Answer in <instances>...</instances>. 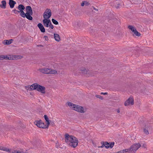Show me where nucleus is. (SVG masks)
Wrapping results in <instances>:
<instances>
[{
  "label": "nucleus",
  "instance_id": "obj_1",
  "mask_svg": "<svg viewBox=\"0 0 153 153\" xmlns=\"http://www.w3.org/2000/svg\"><path fill=\"white\" fill-rule=\"evenodd\" d=\"M65 140L66 143L74 148L76 147L78 143V141L76 137L72 135H69L68 134L65 135Z\"/></svg>",
  "mask_w": 153,
  "mask_h": 153
},
{
  "label": "nucleus",
  "instance_id": "obj_2",
  "mask_svg": "<svg viewBox=\"0 0 153 153\" xmlns=\"http://www.w3.org/2000/svg\"><path fill=\"white\" fill-rule=\"evenodd\" d=\"M30 88L32 90H36L42 94H45V88L36 83L31 85L30 86Z\"/></svg>",
  "mask_w": 153,
  "mask_h": 153
},
{
  "label": "nucleus",
  "instance_id": "obj_3",
  "mask_svg": "<svg viewBox=\"0 0 153 153\" xmlns=\"http://www.w3.org/2000/svg\"><path fill=\"white\" fill-rule=\"evenodd\" d=\"M22 56L20 55H2L0 56V59L13 60L19 59L22 58Z\"/></svg>",
  "mask_w": 153,
  "mask_h": 153
},
{
  "label": "nucleus",
  "instance_id": "obj_4",
  "mask_svg": "<svg viewBox=\"0 0 153 153\" xmlns=\"http://www.w3.org/2000/svg\"><path fill=\"white\" fill-rule=\"evenodd\" d=\"M39 71L41 73L46 74H56L57 71L51 68H44L39 69Z\"/></svg>",
  "mask_w": 153,
  "mask_h": 153
},
{
  "label": "nucleus",
  "instance_id": "obj_5",
  "mask_svg": "<svg viewBox=\"0 0 153 153\" xmlns=\"http://www.w3.org/2000/svg\"><path fill=\"white\" fill-rule=\"evenodd\" d=\"M141 146V145L139 143L134 144L129 149H128L129 150V152L134 153Z\"/></svg>",
  "mask_w": 153,
  "mask_h": 153
},
{
  "label": "nucleus",
  "instance_id": "obj_6",
  "mask_svg": "<svg viewBox=\"0 0 153 153\" xmlns=\"http://www.w3.org/2000/svg\"><path fill=\"white\" fill-rule=\"evenodd\" d=\"M0 150H3L8 152L11 153H25V152L22 151H18L17 150L11 151L10 149L4 147L0 146Z\"/></svg>",
  "mask_w": 153,
  "mask_h": 153
},
{
  "label": "nucleus",
  "instance_id": "obj_7",
  "mask_svg": "<svg viewBox=\"0 0 153 153\" xmlns=\"http://www.w3.org/2000/svg\"><path fill=\"white\" fill-rule=\"evenodd\" d=\"M34 123L39 128H48V126H46L41 120L36 121Z\"/></svg>",
  "mask_w": 153,
  "mask_h": 153
},
{
  "label": "nucleus",
  "instance_id": "obj_8",
  "mask_svg": "<svg viewBox=\"0 0 153 153\" xmlns=\"http://www.w3.org/2000/svg\"><path fill=\"white\" fill-rule=\"evenodd\" d=\"M51 12L50 9H47L44 13L43 17L44 19H48L51 16Z\"/></svg>",
  "mask_w": 153,
  "mask_h": 153
},
{
  "label": "nucleus",
  "instance_id": "obj_9",
  "mask_svg": "<svg viewBox=\"0 0 153 153\" xmlns=\"http://www.w3.org/2000/svg\"><path fill=\"white\" fill-rule=\"evenodd\" d=\"M74 110L81 113H84L85 112L83 108L82 107L77 105H76V106L74 107Z\"/></svg>",
  "mask_w": 153,
  "mask_h": 153
},
{
  "label": "nucleus",
  "instance_id": "obj_10",
  "mask_svg": "<svg viewBox=\"0 0 153 153\" xmlns=\"http://www.w3.org/2000/svg\"><path fill=\"white\" fill-rule=\"evenodd\" d=\"M134 104V100L131 97H130L126 100L124 103L125 106H128L130 105H132Z\"/></svg>",
  "mask_w": 153,
  "mask_h": 153
},
{
  "label": "nucleus",
  "instance_id": "obj_11",
  "mask_svg": "<svg viewBox=\"0 0 153 153\" xmlns=\"http://www.w3.org/2000/svg\"><path fill=\"white\" fill-rule=\"evenodd\" d=\"M33 14H30L27 13H24V14H22L21 16L23 18L26 17L27 19L30 20H32L33 19V17L31 16V15Z\"/></svg>",
  "mask_w": 153,
  "mask_h": 153
},
{
  "label": "nucleus",
  "instance_id": "obj_12",
  "mask_svg": "<svg viewBox=\"0 0 153 153\" xmlns=\"http://www.w3.org/2000/svg\"><path fill=\"white\" fill-rule=\"evenodd\" d=\"M17 8L19 10L18 13H20V15L21 16L25 13L23 10L25 9V7L22 4H20L18 6Z\"/></svg>",
  "mask_w": 153,
  "mask_h": 153
},
{
  "label": "nucleus",
  "instance_id": "obj_13",
  "mask_svg": "<svg viewBox=\"0 0 153 153\" xmlns=\"http://www.w3.org/2000/svg\"><path fill=\"white\" fill-rule=\"evenodd\" d=\"M151 129V127L149 126L146 125L143 129L144 132L146 134H149V132L150 131Z\"/></svg>",
  "mask_w": 153,
  "mask_h": 153
},
{
  "label": "nucleus",
  "instance_id": "obj_14",
  "mask_svg": "<svg viewBox=\"0 0 153 153\" xmlns=\"http://www.w3.org/2000/svg\"><path fill=\"white\" fill-rule=\"evenodd\" d=\"M43 22L44 26L45 27H48L49 26V25L51 22L50 20L45 18V19L43 20Z\"/></svg>",
  "mask_w": 153,
  "mask_h": 153
},
{
  "label": "nucleus",
  "instance_id": "obj_15",
  "mask_svg": "<svg viewBox=\"0 0 153 153\" xmlns=\"http://www.w3.org/2000/svg\"><path fill=\"white\" fill-rule=\"evenodd\" d=\"M80 71L82 73L85 74H89L90 72L87 69H86L85 68H82L80 69Z\"/></svg>",
  "mask_w": 153,
  "mask_h": 153
},
{
  "label": "nucleus",
  "instance_id": "obj_16",
  "mask_svg": "<svg viewBox=\"0 0 153 153\" xmlns=\"http://www.w3.org/2000/svg\"><path fill=\"white\" fill-rule=\"evenodd\" d=\"M26 13L33 14V11L31 7L28 6L26 7Z\"/></svg>",
  "mask_w": 153,
  "mask_h": 153
},
{
  "label": "nucleus",
  "instance_id": "obj_17",
  "mask_svg": "<svg viewBox=\"0 0 153 153\" xmlns=\"http://www.w3.org/2000/svg\"><path fill=\"white\" fill-rule=\"evenodd\" d=\"M37 26L42 32L44 33L45 32V29L41 23H39L37 25Z\"/></svg>",
  "mask_w": 153,
  "mask_h": 153
},
{
  "label": "nucleus",
  "instance_id": "obj_18",
  "mask_svg": "<svg viewBox=\"0 0 153 153\" xmlns=\"http://www.w3.org/2000/svg\"><path fill=\"white\" fill-rule=\"evenodd\" d=\"M16 1L13 0H9V4L10 6V7L12 8L14 7L15 4H16Z\"/></svg>",
  "mask_w": 153,
  "mask_h": 153
},
{
  "label": "nucleus",
  "instance_id": "obj_19",
  "mask_svg": "<svg viewBox=\"0 0 153 153\" xmlns=\"http://www.w3.org/2000/svg\"><path fill=\"white\" fill-rule=\"evenodd\" d=\"M66 104L69 106L71 108L73 109H74V107L76 106V104H73L72 102H68Z\"/></svg>",
  "mask_w": 153,
  "mask_h": 153
},
{
  "label": "nucleus",
  "instance_id": "obj_20",
  "mask_svg": "<svg viewBox=\"0 0 153 153\" xmlns=\"http://www.w3.org/2000/svg\"><path fill=\"white\" fill-rule=\"evenodd\" d=\"M13 40L12 39H10L9 40H5L3 42V44L4 45H9L12 42Z\"/></svg>",
  "mask_w": 153,
  "mask_h": 153
},
{
  "label": "nucleus",
  "instance_id": "obj_21",
  "mask_svg": "<svg viewBox=\"0 0 153 153\" xmlns=\"http://www.w3.org/2000/svg\"><path fill=\"white\" fill-rule=\"evenodd\" d=\"M1 4L0 5V7L2 8L5 9L6 8V1L5 0H3L1 2Z\"/></svg>",
  "mask_w": 153,
  "mask_h": 153
},
{
  "label": "nucleus",
  "instance_id": "obj_22",
  "mask_svg": "<svg viewBox=\"0 0 153 153\" xmlns=\"http://www.w3.org/2000/svg\"><path fill=\"white\" fill-rule=\"evenodd\" d=\"M44 117L45 120L47 122L46 124V126H48V127L49 125L50 124V122L49 119L47 115H44Z\"/></svg>",
  "mask_w": 153,
  "mask_h": 153
},
{
  "label": "nucleus",
  "instance_id": "obj_23",
  "mask_svg": "<svg viewBox=\"0 0 153 153\" xmlns=\"http://www.w3.org/2000/svg\"><path fill=\"white\" fill-rule=\"evenodd\" d=\"M54 38L55 40L59 41L60 40V38L59 35L57 34H54Z\"/></svg>",
  "mask_w": 153,
  "mask_h": 153
},
{
  "label": "nucleus",
  "instance_id": "obj_24",
  "mask_svg": "<svg viewBox=\"0 0 153 153\" xmlns=\"http://www.w3.org/2000/svg\"><path fill=\"white\" fill-rule=\"evenodd\" d=\"M128 28L131 30L133 32H134L136 29L133 26L131 25H129L128 27Z\"/></svg>",
  "mask_w": 153,
  "mask_h": 153
},
{
  "label": "nucleus",
  "instance_id": "obj_25",
  "mask_svg": "<svg viewBox=\"0 0 153 153\" xmlns=\"http://www.w3.org/2000/svg\"><path fill=\"white\" fill-rule=\"evenodd\" d=\"M104 145L106 148H108L110 147V143H108L107 142L104 143Z\"/></svg>",
  "mask_w": 153,
  "mask_h": 153
},
{
  "label": "nucleus",
  "instance_id": "obj_26",
  "mask_svg": "<svg viewBox=\"0 0 153 153\" xmlns=\"http://www.w3.org/2000/svg\"><path fill=\"white\" fill-rule=\"evenodd\" d=\"M134 33L135 35L137 36H140V34L139 32H137V30L136 29L134 32Z\"/></svg>",
  "mask_w": 153,
  "mask_h": 153
},
{
  "label": "nucleus",
  "instance_id": "obj_27",
  "mask_svg": "<svg viewBox=\"0 0 153 153\" xmlns=\"http://www.w3.org/2000/svg\"><path fill=\"white\" fill-rule=\"evenodd\" d=\"M52 21L53 23L55 25H57L58 24V22L53 19H52Z\"/></svg>",
  "mask_w": 153,
  "mask_h": 153
},
{
  "label": "nucleus",
  "instance_id": "obj_28",
  "mask_svg": "<svg viewBox=\"0 0 153 153\" xmlns=\"http://www.w3.org/2000/svg\"><path fill=\"white\" fill-rule=\"evenodd\" d=\"M96 97H97V98H99V99H101V100H102L103 99V97L100 96V95H96Z\"/></svg>",
  "mask_w": 153,
  "mask_h": 153
},
{
  "label": "nucleus",
  "instance_id": "obj_29",
  "mask_svg": "<svg viewBox=\"0 0 153 153\" xmlns=\"http://www.w3.org/2000/svg\"><path fill=\"white\" fill-rule=\"evenodd\" d=\"M114 145V142H111L110 143V147L111 148H112L113 147V146Z\"/></svg>",
  "mask_w": 153,
  "mask_h": 153
},
{
  "label": "nucleus",
  "instance_id": "obj_30",
  "mask_svg": "<svg viewBox=\"0 0 153 153\" xmlns=\"http://www.w3.org/2000/svg\"><path fill=\"white\" fill-rule=\"evenodd\" d=\"M49 26H50L52 29H53V26L51 22H50V24L49 25Z\"/></svg>",
  "mask_w": 153,
  "mask_h": 153
},
{
  "label": "nucleus",
  "instance_id": "obj_31",
  "mask_svg": "<svg viewBox=\"0 0 153 153\" xmlns=\"http://www.w3.org/2000/svg\"><path fill=\"white\" fill-rule=\"evenodd\" d=\"M46 41H48V37L47 36H45L44 37Z\"/></svg>",
  "mask_w": 153,
  "mask_h": 153
},
{
  "label": "nucleus",
  "instance_id": "obj_32",
  "mask_svg": "<svg viewBox=\"0 0 153 153\" xmlns=\"http://www.w3.org/2000/svg\"><path fill=\"white\" fill-rule=\"evenodd\" d=\"M146 145L145 143H144L142 146V147L144 148H146Z\"/></svg>",
  "mask_w": 153,
  "mask_h": 153
},
{
  "label": "nucleus",
  "instance_id": "obj_33",
  "mask_svg": "<svg viewBox=\"0 0 153 153\" xmlns=\"http://www.w3.org/2000/svg\"><path fill=\"white\" fill-rule=\"evenodd\" d=\"M86 2L85 1H83L81 4V6H83Z\"/></svg>",
  "mask_w": 153,
  "mask_h": 153
},
{
  "label": "nucleus",
  "instance_id": "obj_34",
  "mask_svg": "<svg viewBox=\"0 0 153 153\" xmlns=\"http://www.w3.org/2000/svg\"><path fill=\"white\" fill-rule=\"evenodd\" d=\"M14 13H16L17 12L18 13V11H18L16 10H14Z\"/></svg>",
  "mask_w": 153,
  "mask_h": 153
},
{
  "label": "nucleus",
  "instance_id": "obj_35",
  "mask_svg": "<svg viewBox=\"0 0 153 153\" xmlns=\"http://www.w3.org/2000/svg\"><path fill=\"white\" fill-rule=\"evenodd\" d=\"M101 94H102L105 95V94H107V93L106 92H105V93L102 92V93H101Z\"/></svg>",
  "mask_w": 153,
  "mask_h": 153
},
{
  "label": "nucleus",
  "instance_id": "obj_36",
  "mask_svg": "<svg viewBox=\"0 0 153 153\" xmlns=\"http://www.w3.org/2000/svg\"><path fill=\"white\" fill-rule=\"evenodd\" d=\"M119 5H120V4H118V6H116V8H119Z\"/></svg>",
  "mask_w": 153,
  "mask_h": 153
},
{
  "label": "nucleus",
  "instance_id": "obj_37",
  "mask_svg": "<svg viewBox=\"0 0 153 153\" xmlns=\"http://www.w3.org/2000/svg\"><path fill=\"white\" fill-rule=\"evenodd\" d=\"M104 146H105V145H104V143H103V144H102V146H101V147L102 148Z\"/></svg>",
  "mask_w": 153,
  "mask_h": 153
},
{
  "label": "nucleus",
  "instance_id": "obj_38",
  "mask_svg": "<svg viewBox=\"0 0 153 153\" xmlns=\"http://www.w3.org/2000/svg\"><path fill=\"white\" fill-rule=\"evenodd\" d=\"M94 9L95 10H96V11H98V10H97V9H96V8H94Z\"/></svg>",
  "mask_w": 153,
  "mask_h": 153
},
{
  "label": "nucleus",
  "instance_id": "obj_39",
  "mask_svg": "<svg viewBox=\"0 0 153 153\" xmlns=\"http://www.w3.org/2000/svg\"><path fill=\"white\" fill-rule=\"evenodd\" d=\"M118 1L117 0L116 1V3H118Z\"/></svg>",
  "mask_w": 153,
  "mask_h": 153
},
{
  "label": "nucleus",
  "instance_id": "obj_40",
  "mask_svg": "<svg viewBox=\"0 0 153 153\" xmlns=\"http://www.w3.org/2000/svg\"><path fill=\"white\" fill-rule=\"evenodd\" d=\"M117 112L118 113H119L120 112V111L119 110H118Z\"/></svg>",
  "mask_w": 153,
  "mask_h": 153
}]
</instances>
